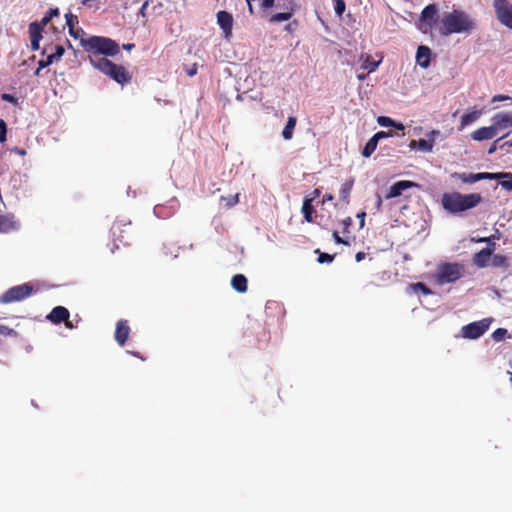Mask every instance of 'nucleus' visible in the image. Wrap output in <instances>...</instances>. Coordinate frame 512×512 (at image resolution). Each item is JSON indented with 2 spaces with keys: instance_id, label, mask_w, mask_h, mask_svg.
<instances>
[{
  "instance_id": "1",
  "label": "nucleus",
  "mask_w": 512,
  "mask_h": 512,
  "mask_svg": "<svg viewBox=\"0 0 512 512\" xmlns=\"http://www.w3.org/2000/svg\"><path fill=\"white\" fill-rule=\"evenodd\" d=\"M474 29V22L471 17L462 10H453L444 13L437 25L441 36L451 34L470 33Z\"/></svg>"
},
{
  "instance_id": "2",
  "label": "nucleus",
  "mask_w": 512,
  "mask_h": 512,
  "mask_svg": "<svg viewBox=\"0 0 512 512\" xmlns=\"http://www.w3.org/2000/svg\"><path fill=\"white\" fill-rule=\"evenodd\" d=\"M482 202V196L479 193L461 194L458 192L444 193L442 196V206L450 213L456 214L476 207Z\"/></svg>"
},
{
  "instance_id": "3",
  "label": "nucleus",
  "mask_w": 512,
  "mask_h": 512,
  "mask_svg": "<svg viewBox=\"0 0 512 512\" xmlns=\"http://www.w3.org/2000/svg\"><path fill=\"white\" fill-rule=\"evenodd\" d=\"M81 45L89 53L88 58H101L100 55L115 56L119 53V45L116 41L102 36H91L81 39Z\"/></svg>"
},
{
  "instance_id": "4",
  "label": "nucleus",
  "mask_w": 512,
  "mask_h": 512,
  "mask_svg": "<svg viewBox=\"0 0 512 512\" xmlns=\"http://www.w3.org/2000/svg\"><path fill=\"white\" fill-rule=\"evenodd\" d=\"M90 63L93 67L121 85L130 83L132 79V75L124 66L115 64L107 58L90 57Z\"/></svg>"
},
{
  "instance_id": "5",
  "label": "nucleus",
  "mask_w": 512,
  "mask_h": 512,
  "mask_svg": "<svg viewBox=\"0 0 512 512\" xmlns=\"http://www.w3.org/2000/svg\"><path fill=\"white\" fill-rule=\"evenodd\" d=\"M273 8L279 11L271 14L267 21L270 24H277L289 21L297 11L298 5L295 0H277Z\"/></svg>"
},
{
  "instance_id": "6",
  "label": "nucleus",
  "mask_w": 512,
  "mask_h": 512,
  "mask_svg": "<svg viewBox=\"0 0 512 512\" xmlns=\"http://www.w3.org/2000/svg\"><path fill=\"white\" fill-rule=\"evenodd\" d=\"M114 247L118 248L117 242L123 245H128L134 236V229L130 221L116 220L113 222L110 229Z\"/></svg>"
},
{
  "instance_id": "7",
  "label": "nucleus",
  "mask_w": 512,
  "mask_h": 512,
  "mask_svg": "<svg viewBox=\"0 0 512 512\" xmlns=\"http://www.w3.org/2000/svg\"><path fill=\"white\" fill-rule=\"evenodd\" d=\"M35 292L31 283L13 286L0 296V303L9 304L27 299Z\"/></svg>"
},
{
  "instance_id": "8",
  "label": "nucleus",
  "mask_w": 512,
  "mask_h": 512,
  "mask_svg": "<svg viewBox=\"0 0 512 512\" xmlns=\"http://www.w3.org/2000/svg\"><path fill=\"white\" fill-rule=\"evenodd\" d=\"M463 274V265L458 263H446L438 268L436 279L439 284H447L457 281Z\"/></svg>"
},
{
  "instance_id": "9",
  "label": "nucleus",
  "mask_w": 512,
  "mask_h": 512,
  "mask_svg": "<svg viewBox=\"0 0 512 512\" xmlns=\"http://www.w3.org/2000/svg\"><path fill=\"white\" fill-rule=\"evenodd\" d=\"M493 6L497 20L512 30V4L508 0H494Z\"/></svg>"
},
{
  "instance_id": "10",
  "label": "nucleus",
  "mask_w": 512,
  "mask_h": 512,
  "mask_svg": "<svg viewBox=\"0 0 512 512\" xmlns=\"http://www.w3.org/2000/svg\"><path fill=\"white\" fill-rule=\"evenodd\" d=\"M490 324L491 319H482L469 323L462 327L461 334L467 339H477L489 329Z\"/></svg>"
},
{
  "instance_id": "11",
  "label": "nucleus",
  "mask_w": 512,
  "mask_h": 512,
  "mask_svg": "<svg viewBox=\"0 0 512 512\" xmlns=\"http://www.w3.org/2000/svg\"><path fill=\"white\" fill-rule=\"evenodd\" d=\"M393 136L394 132L392 131H379L375 133L364 146L362 150L363 157L368 158L374 153V151L377 148L379 140Z\"/></svg>"
},
{
  "instance_id": "12",
  "label": "nucleus",
  "mask_w": 512,
  "mask_h": 512,
  "mask_svg": "<svg viewBox=\"0 0 512 512\" xmlns=\"http://www.w3.org/2000/svg\"><path fill=\"white\" fill-rule=\"evenodd\" d=\"M217 24L222 29L224 37L226 39H230L232 36V28H233V16L227 11H219L217 12Z\"/></svg>"
},
{
  "instance_id": "13",
  "label": "nucleus",
  "mask_w": 512,
  "mask_h": 512,
  "mask_svg": "<svg viewBox=\"0 0 512 512\" xmlns=\"http://www.w3.org/2000/svg\"><path fill=\"white\" fill-rule=\"evenodd\" d=\"M419 188V184L410 181V180H401L398 182H395L389 189L388 193L386 194V199H391L398 197L402 194V192L409 188Z\"/></svg>"
},
{
  "instance_id": "14",
  "label": "nucleus",
  "mask_w": 512,
  "mask_h": 512,
  "mask_svg": "<svg viewBox=\"0 0 512 512\" xmlns=\"http://www.w3.org/2000/svg\"><path fill=\"white\" fill-rule=\"evenodd\" d=\"M421 22L428 28H432L437 23V7L434 4L427 5L421 13Z\"/></svg>"
},
{
  "instance_id": "15",
  "label": "nucleus",
  "mask_w": 512,
  "mask_h": 512,
  "mask_svg": "<svg viewBox=\"0 0 512 512\" xmlns=\"http://www.w3.org/2000/svg\"><path fill=\"white\" fill-rule=\"evenodd\" d=\"M130 327L127 320H119L115 329V340L119 346L123 347L129 337Z\"/></svg>"
},
{
  "instance_id": "16",
  "label": "nucleus",
  "mask_w": 512,
  "mask_h": 512,
  "mask_svg": "<svg viewBox=\"0 0 512 512\" xmlns=\"http://www.w3.org/2000/svg\"><path fill=\"white\" fill-rule=\"evenodd\" d=\"M43 27L38 22H31L29 24V36L31 41V49L37 51L40 48V40L42 39Z\"/></svg>"
},
{
  "instance_id": "17",
  "label": "nucleus",
  "mask_w": 512,
  "mask_h": 512,
  "mask_svg": "<svg viewBox=\"0 0 512 512\" xmlns=\"http://www.w3.org/2000/svg\"><path fill=\"white\" fill-rule=\"evenodd\" d=\"M70 317L69 310L64 306H56L47 315V320L53 324H60Z\"/></svg>"
},
{
  "instance_id": "18",
  "label": "nucleus",
  "mask_w": 512,
  "mask_h": 512,
  "mask_svg": "<svg viewBox=\"0 0 512 512\" xmlns=\"http://www.w3.org/2000/svg\"><path fill=\"white\" fill-rule=\"evenodd\" d=\"M493 120V127L496 130V133H498V130L501 129H507L512 128V114L511 113H498L495 114L492 118Z\"/></svg>"
},
{
  "instance_id": "19",
  "label": "nucleus",
  "mask_w": 512,
  "mask_h": 512,
  "mask_svg": "<svg viewBox=\"0 0 512 512\" xmlns=\"http://www.w3.org/2000/svg\"><path fill=\"white\" fill-rule=\"evenodd\" d=\"M497 135L495 128L491 126L480 127L471 133V138L475 141H484L495 138Z\"/></svg>"
},
{
  "instance_id": "20",
  "label": "nucleus",
  "mask_w": 512,
  "mask_h": 512,
  "mask_svg": "<svg viewBox=\"0 0 512 512\" xmlns=\"http://www.w3.org/2000/svg\"><path fill=\"white\" fill-rule=\"evenodd\" d=\"M19 228V223L14 219L13 215L0 214V233H9L16 231Z\"/></svg>"
},
{
  "instance_id": "21",
  "label": "nucleus",
  "mask_w": 512,
  "mask_h": 512,
  "mask_svg": "<svg viewBox=\"0 0 512 512\" xmlns=\"http://www.w3.org/2000/svg\"><path fill=\"white\" fill-rule=\"evenodd\" d=\"M431 61V50L429 47L421 45L417 49L416 62L422 68H428Z\"/></svg>"
},
{
  "instance_id": "22",
  "label": "nucleus",
  "mask_w": 512,
  "mask_h": 512,
  "mask_svg": "<svg viewBox=\"0 0 512 512\" xmlns=\"http://www.w3.org/2000/svg\"><path fill=\"white\" fill-rule=\"evenodd\" d=\"M231 286L238 293H245L248 289L247 278L243 274H236L231 279Z\"/></svg>"
},
{
  "instance_id": "23",
  "label": "nucleus",
  "mask_w": 512,
  "mask_h": 512,
  "mask_svg": "<svg viewBox=\"0 0 512 512\" xmlns=\"http://www.w3.org/2000/svg\"><path fill=\"white\" fill-rule=\"evenodd\" d=\"M492 255V249L486 247L477 252L473 257V262L478 267H485L488 264L490 256Z\"/></svg>"
},
{
  "instance_id": "24",
  "label": "nucleus",
  "mask_w": 512,
  "mask_h": 512,
  "mask_svg": "<svg viewBox=\"0 0 512 512\" xmlns=\"http://www.w3.org/2000/svg\"><path fill=\"white\" fill-rule=\"evenodd\" d=\"M433 140H429V139H419V140H412L409 144V147L411 149H416L418 148L419 150L421 151H424V152H431L433 150Z\"/></svg>"
},
{
  "instance_id": "25",
  "label": "nucleus",
  "mask_w": 512,
  "mask_h": 512,
  "mask_svg": "<svg viewBox=\"0 0 512 512\" xmlns=\"http://www.w3.org/2000/svg\"><path fill=\"white\" fill-rule=\"evenodd\" d=\"M353 185L354 179L352 178L342 184L339 191V197L343 202L349 203L350 193L352 191Z\"/></svg>"
},
{
  "instance_id": "26",
  "label": "nucleus",
  "mask_w": 512,
  "mask_h": 512,
  "mask_svg": "<svg viewBox=\"0 0 512 512\" xmlns=\"http://www.w3.org/2000/svg\"><path fill=\"white\" fill-rule=\"evenodd\" d=\"M312 203V199H308V197H305L301 209L304 219L309 223L313 221L314 208Z\"/></svg>"
},
{
  "instance_id": "27",
  "label": "nucleus",
  "mask_w": 512,
  "mask_h": 512,
  "mask_svg": "<svg viewBox=\"0 0 512 512\" xmlns=\"http://www.w3.org/2000/svg\"><path fill=\"white\" fill-rule=\"evenodd\" d=\"M296 123H297L296 117H294V116L288 117L287 123L282 131V136L285 140L292 139Z\"/></svg>"
},
{
  "instance_id": "28",
  "label": "nucleus",
  "mask_w": 512,
  "mask_h": 512,
  "mask_svg": "<svg viewBox=\"0 0 512 512\" xmlns=\"http://www.w3.org/2000/svg\"><path fill=\"white\" fill-rule=\"evenodd\" d=\"M377 122L380 126H383V127H394L396 128L397 130H404V125L401 123V122H396L394 121L392 118L390 117H387V116H379L378 119H377Z\"/></svg>"
},
{
  "instance_id": "29",
  "label": "nucleus",
  "mask_w": 512,
  "mask_h": 512,
  "mask_svg": "<svg viewBox=\"0 0 512 512\" xmlns=\"http://www.w3.org/2000/svg\"><path fill=\"white\" fill-rule=\"evenodd\" d=\"M480 116H481V111H479V110H474L472 112L463 114L461 116V121H460L461 128H464V127L468 126L469 124L475 122Z\"/></svg>"
},
{
  "instance_id": "30",
  "label": "nucleus",
  "mask_w": 512,
  "mask_h": 512,
  "mask_svg": "<svg viewBox=\"0 0 512 512\" xmlns=\"http://www.w3.org/2000/svg\"><path fill=\"white\" fill-rule=\"evenodd\" d=\"M476 174H477V181L504 179L507 176V175H504V172H498V173L480 172V173H476Z\"/></svg>"
},
{
  "instance_id": "31",
  "label": "nucleus",
  "mask_w": 512,
  "mask_h": 512,
  "mask_svg": "<svg viewBox=\"0 0 512 512\" xmlns=\"http://www.w3.org/2000/svg\"><path fill=\"white\" fill-rule=\"evenodd\" d=\"M408 288L415 293L421 292L424 295L432 294L431 289L422 282L412 283Z\"/></svg>"
},
{
  "instance_id": "32",
  "label": "nucleus",
  "mask_w": 512,
  "mask_h": 512,
  "mask_svg": "<svg viewBox=\"0 0 512 512\" xmlns=\"http://www.w3.org/2000/svg\"><path fill=\"white\" fill-rule=\"evenodd\" d=\"M66 18V24L69 27V33L72 37L77 38V33L74 32V25L78 23L77 16L73 15L72 13H68L65 15Z\"/></svg>"
},
{
  "instance_id": "33",
  "label": "nucleus",
  "mask_w": 512,
  "mask_h": 512,
  "mask_svg": "<svg viewBox=\"0 0 512 512\" xmlns=\"http://www.w3.org/2000/svg\"><path fill=\"white\" fill-rule=\"evenodd\" d=\"M455 176L463 183L471 184L477 182L476 173H455Z\"/></svg>"
},
{
  "instance_id": "34",
  "label": "nucleus",
  "mask_w": 512,
  "mask_h": 512,
  "mask_svg": "<svg viewBox=\"0 0 512 512\" xmlns=\"http://www.w3.org/2000/svg\"><path fill=\"white\" fill-rule=\"evenodd\" d=\"M380 64V61H375L372 59L371 56L369 55H366V58L362 64V67L364 69H367L369 72H373L377 69V67L379 66Z\"/></svg>"
},
{
  "instance_id": "35",
  "label": "nucleus",
  "mask_w": 512,
  "mask_h": 512,
  "mask_svg": "<svg viewBox=\"0 0 512 512\" xmlns=\"http://www.w3.org/2000/svg\"><path fill=\"white\" fill-rule=\"evenodd\" d=\"M0 335L3 337H12V338H17L19 336L17 331H15L14 329H12L6 325H2V324H0Z\"/></svg>"
},
{
  "instance_id": "36",
  "label": "nucleus",
  "mask_w": 512,
  "mask_h": 512,
  "mask_svg": "<svg viewBox=\"0 0 512 512\" xmlns=\"http://www.w3.org/2000/svg\"><path fill=\"white\" fill-rule=\"evenodd\" d=\"M315 253L318 254L317 261L320 264L330 263V262H332L334 260V255H331V254H328V253H325V252H320L319 249H316Z\"/></svg>"
},
{
  "instance_id": "37",
  "label": "nucleus",
  "mask_w": 512,
  "mask_h": 512,
  "mask_svg": "<svg viewBox=\"0 0 512 512\" xmlns=\"http://www.w3.org/2000/svg\"><path fill=\"white\" fill-rule=\"evenodd\" d=\"M221 200L225 201V205L227 208H231L239 203V193L229 195L227 197H221Z\"/></svg>"
},
{
  "instance_id": "38",
  "label": "nucleus",
  "mask_w": 512,
  "mask_h": 512,
  "mask_svg": "<svg viewBox=\"0 0 512 512\" xmlns=\"http://www.w3.org/2000/svg\"><path fill=\"white\" fill-rule=\"evenodd\" d=\"M507 335H508V331H507V329H505V328H497V329L492 333V338H493L495 341H501V340L505 339Z\"/></svg>"
},
{
  "instance_id": "39",
  "label": "nucleus",
  "mask_w": 512,
  "mask_h": 512,
  "mask_svg": "<svg viewBox=\"0 0 512 512\" xmlns=\"http://www.w3.org/2000/svg\"><path fill=\"white\" fill-rule=\"evenodd\" d=\"M332 1L334 3V10H335L336 14L341 16L346 9L345 1L344 0H332Z\"/></svg>"
},
{
  "instance_id": "40",
  "label": "nucleus",
  "mask_w": 512,
  "mask_h": 512,
  "mask_svg": "<svg viewBox=\"0 0 512 512\" xmlns=\"http://www.w3.org/2000/svg\"><path fill=\"white\" fill-rule=\"evenodd\" d=\"M504 175H507L506 178L500 183L502 188L512 191V173L504 172Z\"/></svg>"
},
{
  "instance_id": "41",
  "label": "nucleus",
  "mask_w": 512,
  "mask_h": 512,
  "mask_svg": "<svg viewBox=\"0 0 512 512\" xmlns=\"http://www.w3.org/2000/svg\"><path fill=\"white\" fill-rule=\"evenodd\" d=\"M276 0H260V6L263 10V12H267L269 9H272L274 7Z\"/></svg>"
},
{
  "instance_id": "42",
  "label": "nucleus",
  "mask_w": 512,
  "mask_h": 512,
  "mask_svg": "<svg viewBox=\"0 0 512 512\" xmlns=\"http://www.w3.org/2000/svg\"><path fill=\"white\" fill-rule=\"evenodd\" d=\"M7 125L3 119H0V143L6 141Z\"/></svg>"
},
{
  "instance_id": "43",
  "label": "nucleus",
  "mask_w": 512,
  "mask_h": 512,
  "mask_svg": "<svg viewBox=\"0 0 512 512\" xmlns=\"http://www.w3.org/2000/svg\"><path fill=\"white\" fill-rule=\"evenodd\" d=\"M510 100L512 102V97L503 95V94H497L492 97V102H499V101H506Z\"/></svg>"
},
{
  "instance_id": "44",
  "label": "nucleus",
  "mask_w": 512,
  "mask_h": 512,
  "mask_svg": "<svg viewBox=\"0 0 512 512\" xmlns=\"http://www.w3.org/2000/svg\"><path fill=\"white\" fill-rule=\"evenodd\" d=\"M332 236L337 244L349 245V241L344 240L342 237H340L337 231H334Z\"/></svg>"
},
{
  "instance_id": "45",
  "label": "nucleus",
  "mask_w": 512,
  "mask_h": 512,
  "mask_svg": "<svg viewBox=\"0 0 512 512\" xmlns=\"http://www.w3.org/2000/svg\"><path fill=\"white\" fill-rule=\"evenodd\" d=\"M1 99L6 102L12 103V104L17 103V99L11 94H7V93L2 94Z\"/></svg>"
},
{
  "instance_id": "46",
  "label": "nucleus",
  "mask_w": 512,
  "mask_h": 512,
  "mask_svg": "<svg viewBox=\"0 0 512 512\" xmlns=\"http://www.w3.org/2000/svg\"><path fill=\"white\" fill-rule=\"evenodd\" d=\"M509 133H510V132L505 133L502 137L498 138V139H497V140H496V141H495V142L490 146V148L488 149V154H489V155L493 154V153L497 150V145H496V144H497V142H498L499 140H501L502 138H504V137L508 136V135H509Z\"/></svg>"
},
{
  "instance_id": "47",
  "label": "nucleus",
  "mask_w": 512,
  "mask_h": 512,
  "mask_svg": "<svg viewBox=\"0 0 512 512\" xmlns=\"http://www.w3.org/2000/svg\"><path fill=\"white\" fill-rule=\"evenodd\" d=\"M49 65H50V63H48V61H47L46 59H41V60H39V62H38V68H37V70L35 71V74H36V75H39L40 70H41V69H43V68H45V67H47V66H49Z\"/></svg>"
},
{
  "instance_id": "48",
  "label": "nucleus",
  "mask_w": 512,
  "mask_h": 512,
  "mask_svg": "<svg viewBox=\"0 0 512 512\" xmlns=\"http://www.w3.org/2000/svg\"><path fill=\"white\" fill-rule=\"evenodd\" d=\"M65 50H64V47L61 46V45H57L55 46V55H56V59H61V57L63 56Z\"/></svg>"
},
{
  "instance_id": "49",
  "label": "nucleus",
  "mask_w": 512,
  "mask_h": 512,
  "mask_svg": "<svg viewBox=\"0 0 512 512\" xmlns=\"http://www.w3.org/2000/svg\"><path fill=\"white\" fill-rule=\"evenodd\" d=\"M51 16H49V14L46 12V14L44 15V17L41 19L40 22H38V24L41 25V27H45L50 21H51Z\"/></svg>"
},
{
  "instance_id": "50",
  "label": "nucleus",
  "mask_w": 512,
  "mask_h": 512,
  "mask_svg": "<svg viewBox=\"0 0 512 512\" xmlns=\"http://www.w3.org/2000/svg\"><path fill=\"white\" fill-rule=\"evenodd\" d=\"M439 135H440V131L439 130H432L431 132H429L427 134L428 139L429 140H433V143L435 142L436 137L439 136Z\"/></svg>"
},
{
  "instance_id": "51",
  "label": "nucleus",
  "mask_w": 512,
  "mask_h": 512,
  "mask_svg": "<svg viewBox=\"0 0 512 512\" xmlns=\"http://www.w3.org/2000/svg\"><path fill=\"white\" fill-rule=\"evenodd\" d=\"M341 223L344 227V231H346L352 225V219L350 217H347L343 219Z\"/></svg>"
},
{
  "instance_id": "52",
  "label": "nucleus",
  "mask_w": 512,
  "mask_h": 512,
  "mask_svg": "<svg viewBox=\"0 0 512 512\" xmlns=\"http://www.w3.org/2000/svg\"><path fill=\"white\" fill-rule=\"evenodd\" d=\"M47 13L49 14V16H51V18L53 17H56V16H59L60 14V11L58 8H50Z\"/></svg>"
},
{
  "instance_id": "53",
  "label": "nucleus",
  "mask_w": 512,
  "mask_h": 512,
  "mask_svg": "<svg viewBox=\"0 0 512 512\" xmlns=\"http://www.w3.org/2000/svg\"><path fill=\"white\" fill-rule=\"evenodd\" d=\"M321 194V191L319 189H314L312 194H311V197H308V199H312V202L318 198Z\"/></svg>"
},
{
  "instance_id": "54",
  "label": "nucleus",
  "mask_w": 512,
  "mask_h": 512,
  "mask_svg": "<svg viewBox=\"0 0 512 512\" xmlns=\"http://www.w3.org/2000/svg\"><path fill=\"white\" fill-rule=\"evenodd\" d=\"M366 213L360 212L357 214V218L360 219V227L362 228L364 226V220H365Z\"/></svg>"
},
{
  "instance_id": "55",
  "label": "nucleus",
  "mask_w": 512,
  "mask_h": 512,
  "mask_svg": "<svg viewBox=\"0 0 512 512\" xmlns=\"http://www.w3.org/2000/svg\"><path fill=\"white\" fill-rule=\"evenodd\" d=\"M48 63H50V65L54 62V61H57L58 59H56V55L55 53H51L49 54L46 58H45Z\"/></svg>"
},
{
  "instance_id": "56",
  "label": "nucleus",
  "mask_w": 512,
  "mask_h": 512,
  "mask_svg": "<svg viewBox=\"0 0 512 512\" xmlns=\"http://www.w3.org/2000/svg\"><path fill=\"white\" fill-rule=\"evenodd\" d=\"M365 253L364 252H358L355 256V259L357 262H360L362 261L364 258H365Z\"/></svg>"
},
{
  "instance_id": "57",
  "label": "nucleus",
  "mask_w": 512,
  "mask_h": 512,
  "mask_svg": "<svg viewBox=\"0 0 512 512\" xmlns=\"http://www.w3.org/2000/svg\"><path fill=\"white\" fill-rule=\"evenodd\" d=\"M253 1H254V0H246L247 5H248V10H249V13H250L251 15H252V14H254V8H253V5H252V2H253Z\"/></svg>"
},
{
  "instance_id": "58",
  "label": "nucleus",
  "mask_w": 512,
  "mask_h": 512,
  "mask_svg": "<svg viewBox=\"0 0 512 512\" xmlns=\"http://www.w3.org/2000/svg\"><path fill=\"white\" fill-rule=\"evenodd\" d=\"M64 324L65 326L68 328V329H73L74 328V325L72 324V322L69 320V318L67 320L64 321Z\"/></svg>"
},
{
  "instance_id": "59",
  "label": "nucleus",
  "mask_w": 512,
  "mask_h": 512,
  "mask_svg": "<svg viewBox=\"0 0 512 512\" xmlns=\"http://www.w3.org/2000/svg\"><path fill=\"white\" fill-rule=\"evenodd\" d=\"M506 146L512 147V140H511V141H506V142H504L503 144H501V145L499 146V148H500V149H503V148H505Z\"/></svg>"
},
{
  "instance_id": "60",
  "label": "nucleus",
  "mask_w": 512,
  "mask_h": 512,
  "mask_svg": "<svg viewBox=\"0 0 512 512\" xmlns=\"http://www.w3.org/2000/svg\"><path fill=\"white\" fill-rule=\"evenodd\" d=\"M134 47H135V45H134L133 43H128V44H124V45H123V48H124L125 50H131V49H133Z\"/></svg>"
},
{
  "instance_id": "61",
  "label": "nucleus",
  "mask_w": 512,
  "mask_h": 512,
  "mask_svg": "<svg viewBox=\"0 0 512 512\" xmlns=\"http://www.w3.org/2000/svg\"><path fill=\"white\" fill-rule=\"evenodd\" d=\"M332 200H333V195H331V194H325L324 195L323 202H325V201H332Z\"/></svg>"
},
{
  "instance_id": "62",
  "label": "nucleus",
  "mask_w": 512,
  "mask_h": 512,
  "mask_svg": "<svg viewBox=\"0 0 512 512\" xmlns=\"http://www.w3.org/2000/svg\"><path fill=\"white\" fill-rule=\"evenodd\" d=\"M376 204H377V207L379 208L382 204V199L380 197V195L377 196V201H376Z\"/></svg>"
},
{
  "instance_id": "63",
  "label": "nucleus",
  "mask_w": 512,
  "mask_h": 512,
  "mask_svg": "<svg viewBox=\"0 0 512 512\" xmlns=\"http://www.w3.org/2000/svg\"><path fill=\"white\" fill-rule=\"evenodd\" d=\"M196 73V69H192L188 72L189 76H193Z\"/></svg>"
},
{
  "instance_id": "64",
  "label": "nucleus",
  "mask_w": 512,
  "mask_h": 512,
  "mask_svg": "<svg viewBox=\"0 0 512 512\" xmlns=\"http://www.w3.org/2000/svg\"><path fill=\"white\" fill-rule=\"evenodd\" d=\"M18 153L21 154V155H24L25 154V150L21 149V150L18 151Z\"/></svg>"
}]
</instances>
